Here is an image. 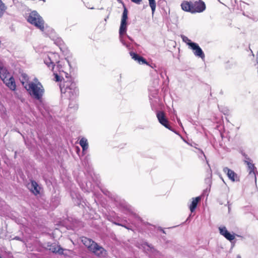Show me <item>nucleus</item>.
<instances>
[{
  "instance_id": "nucleus-1",
  "label": "nucleus",
  "mask_w": 258,
  "mask_h": 258,
  "mask_svg": "<svg viewBox=\"0 0 258 258\" xmlns=\"http://www.w3.org/2000/svg\"><path fill=\"white\" fill-rule=\"evenodd\" d=\"M25 88L32 97L41 101L44 93V89L38 79H35L34 82H31L28 84H26Z\"/></svg>"
},
{
  "instance_id": "nucleus-2",
  "label": "nucleus",
  "mask_w": 258,
  "mask_h": 258,
  "mask_svg": "<svg viewBox=\"0 0 258 258\" xmlns=\"http://www.w3.org/2000/svg\"><path fill=\"white\" fill-rule=\"evenodd\" d=\"M60 89L62 94L69 100L73 101L79 94V90L76 84L71 81H66L60 85Z\"/></svg>"
},
{
  "instance_id": "nucleus-3",
  "label": "nucleus",
  "mask_w": 258,
  "mask_h": 258,
  "mask_svg": "<svg viewBox=\"0 0 258 258\" xmlns=\"http://www.w3.org/2000/svg\"><path fill=\"white\" fill-rule=\"evenodd\" d=\"M127 14V10L126 7L123 6V11L121 17L120 25L119 29V37L120 41L121 42V43L128 49H131V47L130 44L126 42L124 39V36L126 34L127 30V20L128 19Z\"/></svg>"
},
{
  "instance_id": "nucleus-4",
  "label": "nucleus",
  "mask_w": 258,
  "mask_h": 258,
  "mask_svg": "<svg viewBox=\"0 0 258 258\" xmlns=\"http://www.w3.org/2000/svg\"><path fill=\"white\" fill-rule=\"evenodd\" d=\"M0 78L6 85L12 91L16 89L15 79L8 71L3 62L0 60Z\"/></svg>"
},
{
  "instance_id": "nucleus-5",
  "label": "nucleus",
  "mask_w": 258,
  "mask_h": 258,
  "mask_svg": "<svg viewBox=\"0 0 258 258\" xmlns=\"http://www.w3.org/2000/svg\"><path fill=\"white\" fill-rule=\"evenodd\" d=\"M27 21L29 23L35 26L41 31H44V22L42 18L36 11H34L30 13Z\"/></svg>"
},
{
  "instance_id": "nucleus-6",
  "label": "nucleus",
  "mask_w": 258,
  "mask_h": 258,
  "mask_svg": "<svg viewBox=\"0 0 258 258\" xmlns=\"http://www.w3.org/2000/svg\"><path fill=\"white\" fill-rule=\"evenodd\" d=\"M58 59L59 56L57 53H50L47 55V57L44 59V62L48 68H51V70H53L56 63L57 64V68L59 67L60 65L59 64V61Z\"/></svg>"
},
{
  "instance_id": "nucleus-7",
  "label": "nucleus",
  "mask_w": 258,
  "mask_h": 258,
  "mask_svg": "<svg viewBox=\"0 0 258 258\" xmlns=\"http://www.w3.org/2000/svg\"><path fill=\"white\" fill-rule=\"evenodd\" d=\"M90 251L100 257H105L107 255L106 250L97 243H95Z\"/></svg>"
},
{
  "instance_id": "nucleus-8",
  "label": "nucleus",
  "mask_w": 258,
  "mask_h": 258,
  "mask_svg": "<svg viewBox=\"0 0 258 258\" xmlns=\"http://www.w3.org/2000/svg\"><path fill=\"white\" fill-rule=\"evenodd\" d=\"M206 9L205 3L201 1L191 2V13H201Z\"/></svg>"
},
{
  "instance_id": "nucleus-9",
  "label": "nucleus",
  "mask_w": 258,
  "mask_h": 258,
  "mask_svg": "<svg viewBox=\"0 0 258 258\" xmlns=\"http://www.w3.org/2000/svg\"><path fill=\"white\" fill-rule=\"evenodd\" d=\"M143 247L149 253L151 258H160L161 254L159 252L148 243H145Z\"/></svg>"
},
{
  "instance_id": "nucleus-10",
  "label": "nucleus",
  "mask_w": 258,
  "mask_h": 258,
  "mask_svg": "<svg viewBox=\"0 0 258 258\" xmlns=\"http://www.w3.org/2000/svg\"><path fill=\"white\" fill-rule=\"evenodd\" d=\"M156 115L159 122L161 124L167 128L171 130V127L169 124V121L166 118L165 113L163 111H157Z\"/></svg>"
},
{
  "instance_id": "nucleus-11",
  "label": "nucleus",
  "mask_w": 258,
  "mask_h": 258,
  "mask_svg": "<svg viewBox=\"0 0 258 258\" xmlns=\"http://www.w3.org/2000/svg\"><path fill=\"white\" fill-rule=\"evenodd\" d=\"M219 230L220 234L230 241H232L234 240L235 236H239V235L237 234L229 232L225 226L219 227Z\"/></svg>"
},
{
  "instance_id": "nucleus-12",
  "label": "nucleus",
  "mask_w": 258,
  "mask_h": 258,
  "mask_svg": "<svg viewBox=\"0 0 258 258\" xmlns=\"http://www.w3.org/2000/svg\"><path fill=\"white\" fill-rule=\"evenodd\" d=\"M190 47L194 50V53L196 56L202 58H204L205 57L204 52L198 44L196 43H191Z\"/></svg>"
},
{
  "instance_id": "nucleus-13",
  "label": "nucleus",
  "mask_w": 258,
  "mask_h": 258,
  "mask_svg": "<svg viewBox=\"0 0 258 258\" xmlns=\"http://www.w3.org/2000/svg\"><path fill=\"white\" fill-rule=\"evenodd\" d=\"M224 173H226L229 179L232 181H238L239 178L237 174L233 170L229 169L228 167H224L223 169Z\"/></svg>"
},
{
  "instance_id": "nucleus-14",
  "label": "nucleus",
  "mask_w": 258,
  "mask_h": 258,
  "mask_svg": "<svg viewBox=\"0 0 258 258\" xmlns=\"http://www.w3.org/2000/svg\"><path fill=\"white\" fill-rule=\"evenodd\" d=\"M245 163L247 164L248 166V168L249 170V175L253 177L255 180H256V170L254 164L251 162V160L249 158H247L246 160H245Z\"/></svg>"
},
{
  "instance_id": "nucleus-15",
  "label": "nucleus",
  "mask_w": 258,
  "mask_h": 258,
  "mask_svg": "<svg viewBox=\"0 0 258 258\" xmlns=\"http://www.w3.org/2000/svg\"><path fill=\"white\" fill-rule=\"evenodd\" d=\"M82 242L84 245L87 247L89 250L91 251V248H93L94 245L95 244V242L93 241L92 239L88 238L86 237L82 238Z\"/></svg>"
},
{
  "instance_id": "nucleus-16",
  "label": "nucleus",
  "mask_w": 258,
  "mask_h": 258,
  "mask_svg": "<svg viewBox=\"0 0 258 258\" xmlns=\"http://www.w3.org/2000/svg\"><path fill=\"white\" fill-rule=\"evenodd\" d=\"M49 250L53 253H58L61 254L63 253V249L60 247V245L56 243H52L50 245H48Z\"/></svg>"
},
{
  "instance_id": "nucleus-17",
  "label": "nucleus",
  "mask_w": 258,
  "mask_h": 258,
  "mask_svg": "<svg viewBox=\"0 0 258 258\" xmlns=\"http://www.w3.org/2000/svg\"><path fill=\"white\" fill-rule=\"evenodd\" d=\"M130 55L132 56V58L134 60L137 61L140 64H147V62L146 60L143 57L137 54V53L134 52H130Z\"/></svg>"
},
{
  "instance_id": "nucleus-18",
  "label": "nucleus",
  "mask_w": 258,
  "mask_h": 258,
  "mask_svg": "<svg viewBox=\"0 0 258 258\" xmlns=\"http://www.w3.org/2000/svg\"><path fill=\"white\" fill-rule=\"evenodd\" d=\"M200 197H198L192 199V202L189 206L190 211L191 213L195 210L196 208H197L198 203L200 201Z\"/></svg>"
},
{
  "instance_id": "nucleus-19",
  "label": "nucleus",
  "mask_w": 258,
  "mask_h": 258,
  "mask_svg": "<svg viewBox=\"0 0 258 258\" xmlns=\"http://www.w3.org/2000/svg\"><path fill=\"white\" fill-rule=\"evenodd\" d=\"M182 10L191 13V2L183 1L181 4Z\"/></svg>"
},
{
  "instance_id": "nucleus-20",
  "label": "nucleus",
  "mask_w": 258,
  "mask_h": 258,
  "mask_svg": "<svg viewBox=\"0 0 258 258\" xmlns=\"http://www.w3.org/2000/svg\"><path fill=\"white\" fill-rule=\"evenodd\" d=\"M79 144L82 148L83 152H85L88 148V143L87 140L85 138H82L80 140Z\"/></svg>"
},
{
  "instance_id": "nucleus-21",
  "label": "nucleus",
  "mask_w": 258,
  "mask_h": 258,
  "mask_svg": "<svg viewBox=\"0 0 258 258\" xmlns=\"http://www.w3.org/2000/svg\"><path fill=\"white\" fill-rule=\"evenodd\" d=\"M20 80L24 87L26 86V84H28L29 83V77L28 75L25 73H23L21 75Z\"/></svg>"
},
{
  "instance_id": "nucleus-22",
  "label": "nucleus",
  "mask_w": 258,
  "mask_h": 258,
  "mask_svg": "<svg viewBox=\"0 0 258 258\" xmlns=\"http://www.w3.org/2000/svg\"><path fill=\"white\" fill-rule=\"evenodd\" d=\"M31 186H32L31 190L33 193L37 194L39 192L38 189V185L35 181H32Z\"/></svg>"
},
{
  "instance_id": "nucleus-23",
  "label": "nucleus",
  "mask_w": 258,
  "mask_h": 258,
  "mask_svg": "<svg viewBox=\"0 0 258 258\" xmlns=\"http://www.w3.org/2000/svg\"><path fill=\"white\" fill-rule=\"evenodd\" d=\"M148 1H149L150 7H151V10H152V14H153L155 11V9H156V7L155 1V0H148Z\"/></svg>"
},
{
  "instance_id": "nucleus-24",
  "label": "nucleus",
  "mask_w": 258,
  "mask_h": 258,
  "mask_svg": "<svg viewBox=\"0 0 258 258\" xmlns=\"http://www.w3.org/2000/svg\"><path fill=\"white\" fill-rule=\"evenodd\" d=\"M6 10V7L4 4L0 0V17H1L4 13Z\"/></svg>"
},
{
  "instance_id": "nucleus-25",
  "label": "nucleus",
  "mask_w": 258,
  "mask_h": 258,
  "mask_svg": "<svg viewBox=\"0 0 258 258\" xmlns=\"http://www.w3.org/2000/svg\"><path fill=\"white\" fill-rule=\"evenodd\" d=\"M181 38L182 39L183 41L185 42L187 44L191 47V43H195L194 42H191L190 40H189L186 36L184 35H181Z\"/></svg>"
},
{
  "instance_id": "nucleus-26",
  "label": "nucleus",
  "mask_w": 258,
  "mask_h": 258,
  "mask_svg": "<svg viewBox=\"0 0 258 258\" xmlns=\"http://www.w3.org/2000/svg\"><path fill=\"white\" fill-rule=\"evenodd\" d=\"M54 74L55 75V78L56 79V81H59L60 80V77L57 74L54 73Z\"/></svg>"
},
{
  "instance_id": "nucleus-27",
  "label": "nucleus",
  "mask_w": 258,
  "mask_h": 258,
  "mask_svg": "<svg viewBox=\"0 0 258 258\" xmlns=\"http://www.w3.org/2000/svg\"><path fill=\"white\" fill-rule=\"evenodd\" d=\"M131 1L136 4H140L142 0H131Z\"/></svg>"
},
{
  "instance_id": "nucleus-28",
  "label": "nucleus",
  "mask_w": 258,
  "mask_h": 258,
  "mask_svg": "<svg viewBox=\"0 0 258 258\" xmlns=\"http://www.w3.org/2000/svg\"><path fill=\"white\" fill-rule=\"evenodd\" d=\"M159 85V79H157L155 82L154 86L156 87Z\"/></svg>"
},
{
  "instance_id": "nucleus-29",
  "label": "nucleus",
  "mask_w": 258,
  "mask_h": 258,
  "mask_svg": "<svg viewBox=\"0 0 258 258\" xmlns=\"http://www.w3.org/2000/svg\"><path fill=\"white\" fill-rule=\"evenodd\" d=\"M126 37H127V38H128L130 41H131L132 42H134V40H133V38H131L130 36H129L128 35H126Z\"/></svg>"
},
{
  "instance_id": "nucleus-30",
  "label": "nucleus",
  "mask_w": 258,
  "mask_h": 258,
  "mask_svg": "<svg viewBox=\"0 0 258 258\" xmlns=\"http://www.w3.org/2000/svg\"><path fill=\"white\" fill-rule=\"evenodd\" d=\"M126 37H127V38H128L130 41H131L132 42H134V40H133V38H131L130 36H129L128 35H126Z\"/></svg>"
},
{
  "instance_id": "nucleus-31",
  "label": "nucleus",
  "mask_w": 258,
  "mask_h": 258,
  "mask_svg": "<svg viewBox=\"0 0 258 258\" xmlns=\"http://www.w3.org/2000/svg\"><path fill=\"white\" fill-rule=\"evenodd\" d=\"M199 150L200 151L201 154L203 155L204 157L206 158V156H205V154H204L203 151L202 150H200V149H199Z\"/></svg>"
},
{
  "instance_id": "nucleus-32",
  "label": "nucleus",
  "mask_w": 258,
  "mask_h": 258,
  "mask_svg": "<svg viewBox=\"0 0 258 258\" xmlns=\"http://www.w3.org/2000/svg\"><path fill=\"white\" fill-rule=\"evenodd\" d=\"M116 224H117V225H120V226H123V225H122V224H118V223H116ZM124 227H125L126 228H127L126 227H125V226H124Z\"/></svg>"
},
{
  "instance_id": "nucleus-33",
  "label": "nucleus",
  "mask_w": 258,
  "mask_h": 258,
  "mask_svg": "<svg viewBox=\"0 0 258 258\" xmlns=\"http://www.w3.org/2000/svg\"><path fill=\"white\" fill-rule=\"evenodd\" d=\"M90 190H92V188H91V187H90V188H88V189L87 190V191H89Z\"/></svg>"
},
{
  "instance_id": "nucleus-34",
  "label": "nucleus",
  "mask_w": 258,
  "mask_h": 258,
  "mask_svg": "<svg viewBox=\"0 0 258 258\" xmlns=\"http://www.w3.org/2000/svg\"><path fill=\"white\" fill-rule=\"evenodd\" d=\"M177 121L179 123L181 124L180 120L178 118H177Z\"/></svg>"
},
{
  "instance_id": "nucleus-35",
  "label": "nucleus",
  "mask_w": 258,
  "mask_h": 258,
  "mask_svg": "<svg viewBox=\"0 0 258 258\" xmlns=\"http://www.w3.org/2000/svg\"><path fill=\"white\" fill-rule=\"evenodd\" d=\"M69 106H70V107H71V108L73 107L71 106V103H70V104H69Z\"/></svg>"
},
{
  "instance_id": "nucleus-36",
  "label": "nucleus",
  "mask_w": 258,
  "mask_h": 258,
  "mask_svg": "<svg viewBox=\"0 0 258 258\" xmlns=\"http://www.w3.org/2000/svg\"><path fill=\"white\" fill-rule=\"evenodd\" d=\"M68 75V74H66V77L68 78V76H67Z\"/></svg>"
},
{
  "instance_id": "nucleus-37",
  "label": "nucleus",
  "mask_w": 258,
  "mask_h": 258,
  "mask_svg": "<svg viewBox=\"0 0 258 258\" xmlns=\"http://www.w3.org/2000/svg\"><path fill=\"white\" fill-rule=\"evenodd\" d=\"M160 75H161V77H163V74H162V73H161Z\"/></svg>"
},
{
  "instance_id": "nucleus-38",
  "label": "nucleus",
  "mask_w": 258,
  "mask_h": 258,
  "mask_svg": "<svg viewBox=\"0 0 258 258\" xmlns=\"http://www.w3.org/2000/svg\"><path fill=\"white\" fill-rule=\"evenodd\" d=\"M156 95H157V91H155Z\"/></svg>"
},
{
  "instance_id": "nucleus-39",
  "label": "nucleus",
  "mask_w": 258,
  "mask_h": 258,
  "mask_svg": "<svg viewBox=\"0 0 258 258\" xmlns=\"http://www.w3.org/2000/svg\"><path fill=\"white\" fill-rule=\"evenodd\" d=\"M238 258H240V256H238Z\"/></svg>"
},
{
  "instance_id": "nucleus-40",
  "label": "nucleus",
  "mask_w": 258,
  "mask_h": 258,
  "mask_svg": "<svg viewBox=\"0 0 258 258\" xmlns=\"http://www.w3.org/2000/svg\"><path fill=\"white\" fill-rule=\"evenodd\" d=\"M238 258H240V256H238Z\"/></svg>"
},
{
  "instance_id": "nucleus-41",
  "label": "nucleus",
  "mask_w": 258,
  "mask_h": 258,
  "mask_svg": "<svg viewBox=\"0 0 258 258\" xmlns=\"http://www.w3.org/2000/svg\"><path fill=\"white\" fill-rule=\"evenodd\" d=\"M238 258H240V256H238Z\"/></svg>"
}]
</instances>
